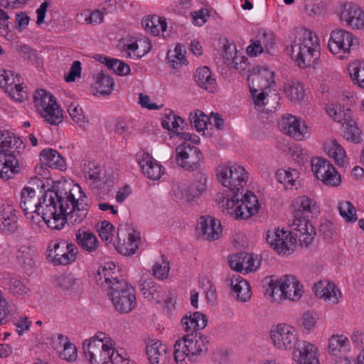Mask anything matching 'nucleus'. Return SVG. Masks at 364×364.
<instances>
[{"instance_id": "21", "label": "nucleus", "mask_w": 364, "mask_h": 364, "mask_svg": "<svg viewBox=\"0 0 364 364\" xmlns=\"http://www.w3.org/2000/svg\"><path fill=\"white\" fill-rule=\"evenodd\" d=\"M227 213L235 219H247L251 215L257 213V207L249 206L243 202L242 198H240V194L232 195L231 199L226 202Z\"/></svg>"}, {"instance_id": "18", "label": "nucleus", "mask_w": 364, "mask_h": 364, "mask_svg": "<svg viewBox=\"0 0 364 364\" xmlns=\"http://www.w3.org/2000/svg\"><path fill=\"white\" fill-rule=\"evenodd\" d=\"M294 276L283 275L279 278L274 279L272 277L268 283L269 287L266 289V295L269 296L272 301L280 302L284 298H289L287 292L285 291L287 288L293 287L294 283Z\"/></svg>"}, {"instance_id": "33", "label": "nucleus", "mask_w": 364, "mask_h": 364, "mask_svg": "<svg viewBox=\"0 0 364 364\" xmlns=\"http://www.w3.org/2000/svg\"><path fill=\"white\" fill-rule=\"evenodd\" d=\"M257 71L250 75L252 82H255L262 91L270 87L274 81V73L266 68H256Z\"/></svg>"}, {"instance_id": "30", "label": "nucleus", "mask_w": 364, "mask_h": 364, "mask_svg": "<svg viewBox=\"0 0 364 364\" xmlns=\"http://www.w3.org/2000/svg\"><path fill=\"white\" fill-rule=\"evenodd\" d=\"M206 190V177L205 174L198 173L196 181L191 186L184 188L181 191L182 198L187 202H191L195 198L198 197Z\"/></svg>"}, {"instance_id": "10", "label": "nucleus", "mask_w": 364, "mask_h": 364, "mask_svg": "<svg viewBox=\"0 0 364 364\" xmlns=\"http://www.w3.org/2000/svg\"><path fill=\"white\" fill-rule=\"evenodd\" d=\"M358 44V38L351 32L335 29L331 32L328 47L333 54L340 55L339 58L343 59Z\"/></svg>"}, {"instance_id": "44", "label": "nucleus", "mask_w": 364, "mask_h": 364, "mask_svg": "<svg viewBox=\"0 0 364 364\" xmlns=\"http://www.w3.org/2000/svg\"><path fill=\"white\" fill-rule=\"evenodd\" d=\"M96 79L97 92L103 96L110 95L114 85L113 78L102 70L97 75Z\"/></svg>"}, {"instance_id": "34", "label": "nucleus", "mask_w": 364, "mask_h": 364, "mask_svg": "<svg viewBox=\"0 0 364 364\" xmlns=\"http://www.w3.org/2000/svg\"><path fill=\"white\" fill-rule=\"evenodd\" d=\"M245 259H247V270L252 272L257 269L259 262L255 264L252 256L249 255H246L245 256H243L242 254L239 255H230L228 257L229 266L232 269L235 270L237 272H241L244 269L243 262Z\"/></svg>"}, {"instance_id": "63", "label": "nucleus", "mask_w": 364, "mask_h": 364, "mask_svg": "<svg viewBox=\"0 0 364 364\" xmlns=\"http://www.w3.org/2000/svg\"><path fill=\"white\" fill-rule=\"evenodd\" d=\"M318 232L323 237L324 240L327 241L330 240L335 235L333 224L330 222L321 223L318 229Z\"/></svg>"}, {"instance_id": "35", "label": "nucleus", "mask_w": 364, "mask_h": 364, "mask_svg": "<svg viewBox=\"0 0 364 364\" xmlns=\"http://www.w3.org/2000/svg\"><path fill=\"white\" fill-rule=\"evenodd\" d=\"M97 60L105 64L109 70L120 76H125L129 74L131 70L129 65L123 61L116 58H109L103 55H97Z\"/></svg>"}, {"instance_id": "27", "label": "nucleus", "mask_w": 364, "mask_h": 364, "mask_svg": "<svg viewBox=\"0 0 364 364\" xmlns=\"http://www.w3.org/2000/svg\"><path fill=\"white\" fill-rule=\"evenodd\" d=\"M195 81L198 87L210 93L215 92L218 89L215 75L207 66L198 68L196 70Z\"/></svg>"}, {"instance_id": "48", "label": "nucleus", "mask_w": 364, "mask_h": 364, "mask_svg": "<svg viewBox=\"0 0 364 364\" xmlns=\"http://www.w3.org/2000/svg\"><path fill=\"white\" fill-rule=\"evenodd\" d=\"M276 176L278 181L284 184L286 188H292L295 178L298 177V172L295 169L290 171L280 168L277 171Z\"/></svg>"}, {"instance_id": "22", "label": "nucleus", "mask_w": 364, "mask_h": 364, "mask_svg": "<svg viewBox=\"0 0 364 364\" xmlns=\"http://www.w3.org/2000/svg\"><path fill=\"white\" fill-rule=\"evenodd\" d=\"M149 364H168L171 350L160 341H151L146 346Z\"/></svg>"}, {"instance_id": "17", "label": "nucleus", "mask_w": 364, "mask_h": 364, "mask_svg": "<svg viewBox=\"0 0 364 364\" xmlns=\"http://www.w3.org/2000/svg\"><path fill=\"white\" fill-rule=\"evenodd\" d=\"M95 280L97 285L107 292L112 290V287H114L117 282L125 281L113 262H107L103 267H100L95 275Z\"/></svg>"}, {"instance_id": "52", "label": "nucleus", "mask_w": 364, "mask_h": 364, "mask_svg": "<svg viewBox=\"0 0 364 364\" xmlns=\"http://www.w3.org/2000/svg\"><path fill=\"white\" fill-rule=\"evenodd\" d=\"M190 122L198 132L204 131L207 129L208 117L202 111L198 109L194 114H190Z\"/></svg>"}, {"instance_id": "39", "label": "nucleus", "mask_w": 364, "mask_h": 364, "mask_svg": "<svg viewBox=\"0 0 364 364\" xmlns=\"http://www.w3.org/2000/svg\"><path fill=\"white\" fill-rule=\"evenodd\" d=\"M141 291L145 298L159 303L162 299L161 287L157 285L152 279L145 280L141 284Z\"/></svg>"}, {"instance_id": "25", "label": "nucleus", "mask_w": 364, "mask_h": 364, "mask_svg": "<svg viewBox=\"0 0 364 364\" xmlns=\"http://www.w3.org/2000/svg\"><path fill=\"white\" fill-rule=\"evenodd\" d=\"M315 294L320 299H323L331 304L338 302L341 294L336 286L328 281H320L315 284Z\"/></svg>"}, {"instance_id": "29", "label": "nucleus", "mask_w": 364, "mask_h": 364, "mask_svg": "<svg viewBox=\"0 0 364 364\" xmlns=\"http://www.w3.org/2000/svg\"><path fill=\"white\" fill-rule=\"evenodd\" d=\"M75 240L77 245L88 252H95L99 246L97 237L90 230H78L75 234Z\"/></svg>"}, {"instance_id": "5", "label": "nucleus", "mask_w": 364, "mask_h": 364, "mask_svg": "<svg viewBox=\"0 0 364 364\" xmlns=\"http://www.w3.org/2000/svg\"><path fill=\"white\" fill-rule=\"evenodd\" d=\"M294 225H291V230L289 232L279 228L274 231H268L267 234V242L279 254H291L294 251L295 245L297 241L301 246L307 247L311 244L314 236L310 234H306L301 231V237L296 236L294 232Z\"/></svg>"}, {"instance_id": "61", "label": "nucleus", "mask_w": 364, "mask_h": 364, "mask_svg": "<svg viewBox=\"0 0 364 364\" xmlns=\"http://www.w3.org/2000/svg\"><path fill=\"white\" fill-rule=\"evenodd\" d=\"M203 287L205 289L206 299L209 303L214 304L217 300L216 289L208 279H203Z\"/></svg>"}, {"instance_id": "57", "label": "nucleus", "mask_w": 364, "mask_h": 364, "mask_svg": "<svg viewBox=\"0 0 364 364\" xmlns=\"http://www.w3.org/2000/svg\"><path fill=\"white\" fill-rule=\"evenodd\" d=\"M114 228V226L108 221H103L102 223V225L100 229L98 230L99 236L101 240L105 242L106 244L111 243L112 241V237Z\"/></svg>"}, {"instance_id": "59", "label": "nucleus", "mask_w": 364, "mask_h": 364, "mask_svg": "<svg viewBox=\"0 0 364 364\" xmlns=\"http://www.w3.org/2000/svg\"><path fill=\"white\" fill-rule=\"evenodd\" d=\"M153 274L155 277L161 279H164L168 276V273L169 271L168 262H166L164 258L162 259V262H156L153 267Z\"/></svg>"}, {"instance_id": "53", "label": "nucleus", "mask_w": 364, "mask_h": 364, "mask_svg": "<svg viewBox=\"0 0 364 364\" xmlns=\"http://www.w3.org/2000/svg\"><path fill=\"white\" fill-rule=\"evenodd\" d=\"M68 112L73 120L80 127H85L88 123V119L84 115L82 109L78 105L71 104L68 108Z\"/></svg>"}, {"instance_id": "31", "label": "nucleus", "mask_w": 364, "mask_h": 364, "mask_svg": "<svg viewBox=\"0 0 364 364\" xmlns=\"http://www.w3.org/2000/svg\"><path fill=\"white\" fill-rule=\"evenodd\" d=\"M139 234L134 230L129 228L127 230V240L124 239L123 243L119 244L116 249L122 255H132L136 253V250L139 248Z\"/></svg>"}, {"instance_id": "41", "label": "nucleus", "mask_w": 364, "mask_h": 364, "mask_svg": "<svg viewBox=\"0 0 364 364\" xmlns=\"http://www.w3.org/2000/svg\"><path fill=\"white\" fill-rule=\"evenodd\" d=\"M328 114L336 122L344 125L346 122L351 119V111L350 109H345L341 105L331 104L326 107Z\"/></svg>"}, {"instance_id": "40", "label": "nucleus", "mask_w": 364, "mask_h": 364, "mask_svg": "<svg viewBox=\"0 0 364 364\" xmlns=\"http://www.w3.org/2000/svg\"><path fill=\"white\" fill-rule=\"evenodd\" d=\"M19 172L18 159L13 151V154H9V157L3 166L0 167V178L9 180Z\"/></svg>"}, {"instance_id": "23", "label": "nucleus", "mask_w": 364, "mask_h": 364, "mask_svg": "<svg viewBox=\"0 0 364 364\" xmlns=\"http://www.w3.org/2000/svg\"><path fill=\"white\" fill-rule=\"evenodd\" d=\"M226 284L230 287L232 295L241 302H246L252 295L249 283L237 274H234L225 279Z\"/></svg>"}, {"instance_id": "47", "label": "nucleus", "mask_w": 364, "mask_h": 364, "mask_svg": "<svg viewBox=\"0 0 364 364\" xmlns=\"http://www.w3.org/2000/svg\"><path fill=\"white\" fill-rule=\"evenodd\" d=\"M82 170L85 178L90 179L93 183H97L101 180L100 167L94 161H84L82 165Z\"/></svg>"}, {"instance_id": "64", "label": "nucleus", "mask_w": 364, "mask_h": 364, "mask_svg": "<svg viewBox=\"0 0 364 364\" xmlns=\"http://www.w3.org/2000/svg\"><path fill=\"white\" fill-rule=\"evenodd\" d=\"M81 74V63L78 60L74 61L69 73L65 76V80L68 82H74L76 77H80Z\"/></svg>"}, {"instance_id": "2", "label": "nucleus", "mask_w": 364, "mask_h": 364, "mask_svg": "<svg viewBox=\"0 0 364 364\" xmlns=\"http://www.w3.org/2000/svg\"><path fill=\"white\" fill-rule=\"evenodd\" d=\"M270 337L278 349H294L293 358L297 364H319L316 355V348L307 341H299L294 327L284 323L273 326Z\"/></svg>"}, {"instance_id": "9", "label": "nucleus", "mask_w": 364, "mask_h": 364, "mask_svg": "<svg viewBox=\"0 0 364 364\" xmlns=\"http://www.w3.org/2000/svg\"><path fill=\"white\" fill-rule=\"evenodd\" d=\"M34 102L45 120L51 125H57L63 120V111L57 104L55 97L45 90H40L34 95Z\"/></svg>"}, {"instance_id": "60", "label": "nucleus", "mask_w": 364, "mask_h": 364, "mask_svg": "<svg viewBox=\"0 0 364 364\" xmlns=\"http://www.w3.org/2000/svg\"><path fill=\"white\" fill-rule=\"evenodd\" d=\"M294 283L293 287H289L285 289L287 292V296L290 295L289 298H284V299H289L291 301H298L302 296L303 290L302 285L299 283V282L294 277Z\"/></svg>"}, {"instance_id": "49", "label": "nucleus", "mask_w": 364, "mask_h": 364, "mask_svg": "<svg viewBox=\"0 0 364 364\" xmlns=\"http://www.w3.org/2000/svg\"><path fill=\"white\" fill-rule=\"evenodd\" d=\"M339 213L348 223H354L357 220L356 210L350 201H342L338 205Z\"/></svg>"}, {"instance_id": "43", "label": "nucleus", "mask_w": 364, "mask_h": 364, "mask_svg": "<svg viewBox=\"0 0 364 364\" xmlns=\"http://www.w3.org/2000/svg\"><path fill=\"white\" fill-rule=\"evenodd\" d=\"M57 286L70 294H77L79 291V284L77 279L71 274H62L55 279Z\"/></svg>"}, {"instance_id": "62", "label": "nucleus", "mask_w": 364, "mask_h": 364, "mask_svg": "<svg viewBox=\"0 0 364 364\" xmlns=\"http://www.w3.org/2000/svg\"><path fill=\"white\" fill-rule=\"evenodd\" d=\"M193 23L198 26L203 25L209 17L208 11L205 9H201L191 14Z\"/></svg>"}, {"instance_id": "11", "label": "nucleus", "mask_w": 364, "mask_h": 364, "mask_svg": "<svg viewBox=\"0 0 364 364\" xmlns=\"http://www.w3.org/2000/svg\"><path fill=\"white\" fill-rule=\"evenodd\" d=\"M175 160L178 166L188 171L199 169L203 155L196 146L184 141L175 150Z\"/></svg>"}, {"instance_id": "19", "label": "nucleus", "mask_w": 364, "mask_h": 364, "mask_svg": "<svg viewBox=\"0 0 364 364\" xmlns=\"http://www.w3.org/2000/svg\"><path fill=\"white\" fill-rule=\"evenodd\" d=\"M21 77L14 75L11 70H0V87L5 89L9 95L16 101H22L25 92L21 86Z\"/></svg>"}, {"instance_id": "38", "label": "nucleus", "mask_w": 364, "mask_h": 364, "mask_svg": "<svg viewBox=\"0 0 364 364\" xmlns=\"http://www.w3.org/2000/svg\"><path fill=\"white\" fill-rule=\"evenodd\" d=\"M144 175L151 180H158L163 173L161 166L152 158L147 156L140 162Z\"/></svg>"}, {"instance_id": "36", "label": "nucleus", "mask_w": 364, "mask_h": 364, "mask_svg": "<svg viewBox=\"0 0 364 364\" xmlns=\"http://www.w3.org/2000/svg\"><path fill=\"white\" fill-rule=\"evenodd\" d=\"M41 159L50 168L62 169L65 166V160L55 149H45L40 154Z\"/></svg>"}, {"instance_id": "56", "label": "nucleus", "mask_w": 364, "mask_h": 364, "mask_svg": "<svg viewBox=\"0 0 364 364\" xmlns=\"http://www.w3.org/2000/svg\"><path fill=\"white\" fill-rule=\"evenodd\" d=\"M11 141L20 142V145H22L20 138L16 137L14 134L11 135L9 132H0V150L3 152L12 153L9 150V148H11Z\"/></svg>"}, {"instance_id": "42", "label": "nucleus", "mask_w": 364, "mask_h": 364, "mask_svg": "<svg viewBox=\"0 0 364 364\" xmlns=\"http://www.w3.org/2000/svg\"><path fill=\"white\" fill-rule=\"evenodd\" d=\"M328 156L335 160L338 166H344L346 159V151L336 139H331L326 143Z\"/></svg>"}, {"instance_id": "26", "label": "nucleus", "mask_w": 364, "mask_h": 364, "mask_svg": "<svg viewBox=\"0 0 364 364\" xmlns=\"http://www.w3.org/2000/svg\"><path fill=\"white\" fill-rule=\"evenodd\" d=\"M208 323L207 316L199 311L188 312L181 318V324L185 331L193 333L203 329Z\"/></svg>"}, {"instance_id": "16", "label": "nucleus", "mask_w": 364, "mask_h": 364, "mask_svg": "<svg viewBox=\"0 0 364 364\" xmlns=\"http://www.w3.org/2000/svg\"><path fill=\"white\" fill-rule=\"evenodd\" d=\"M279 127L284 134L298 141H301L310 136L306 122L291 114L283 117L279 122Z\"/></svg>"}, {"instance_id": "14", "label": "nucleus", "mask_w": 364, "mask_h": 364, "mask_svg": "<svg viewBox=\"0 0 364 364\" xmlns=\"http://www.w3.org/2000/svg\"><path fill=\"white\" fill-rule=\"evenodd\" d=\"M112 348L111 344L99 341H85L83 343L85 356L90 364H107Z\"/></svg>"}, {"instance_id": "20", "label": "nucleus", "mask_w": 364, "mask_h": 364, "mask_svg": "<svg viewBox=\"0 0 364 364\" xmlns=\"http://www.w3.org/2000/svg\"><path fill=\"white\" fill-rule=\"evenodd\" d=\"M196 231L198 238L215 240L222 234V227L220 221L215 218L210 216H202L197 224Z\"/></svg>"}, {"instance_id": "3", "label": "nucleus", "mask_w": 364, "mask_h": 364, "mask_svg": "<svg viewBox=\"0 0 364 364\" xmlns=\"http://www.w3.org/2000/svg\"><path fill=\"white\" fill-rule=\"evenodd\" d=\"M319 48L318 38L311 31L301 28L291 46V57L300 68H307L318 58Z\"/></svg>"}, {"instance_id": "13", "label": "nucleus", "mask_w": 364, "mask_h": 364, "mask_svg": "<svg viewBox=\"0 0 364 364\" xmlns=\"http://www.w3.org/2000/svg\"><path fill=\"white\" fill-rule=\"evenodd\" d=\"M336 13L348 27L352 29L364 28V11L358 5L351 2L342 3L337 7Z\"/></svg>"}, {"instance_id": "24", "label": "nucleus", "mask_w": 364, "mask_h": 364, "mask_svg": "<svg viewBox=\"0 0 364 364\" xmlns=\"http://www.w3.org/2000/svg\"><path fill=\"white\" fill-rule=\"evenodd\" d=\"M38 252L33 246L22 245L16 252V260L25 271H32L36 266Z\"/></svg>"}, {"instance_id": "50", "label": "nucleus", "mask_w": 364, "mask_h": 364, "mask_svg": "<svg viewBox=\"0 0 364 364\" xmlns=\"http://www.w3.org/2000/svg\"><path fill=\"white\" fill-rule=\"evenodd\" d=\"M344 130V136L348 141L358 143L360 140V133L355 122L351 118L344 125H342Z\"/></svg>"}, {"instance_id": "58", "label": "nucleus", "mask_w": 364, "mask_h": 364, "mask_svg": "<svg viewBox=\"0 0 364 364\" xmlns=\"http://www.w3.org/2000/svg\"><path fill=\"white\" fill-rule=\"evenodd\" d=\"M9 289L13 294L18 296H23L29 291V288L16 278H11L9 280Z\"/></svg>"}, {"instance_id": "15", "label": "nucleus", "mask_w": 364, "mask_h": 364, "mask_svg": "<svg viewBox=\"0 0 364 364\" xmlns=\"http://www.w3.org/2000/svg\"><path fill=\"white\" fill-rule=\"evenodd\" d=\"M250 93L255 109L259 112H275L280 107L282 97L278 93L271 92L269 93L264 90L259 92L256 88H251Z\"/></svg>"}, {"instance_id": "46", "label": "nucleus", "mask_w": 364, "mask_h": 364, "mask_svg": "<svg viewBox=\"0 0 364 364\" xmlns=\"http://www.w3.org/2000/svg\"><path fill=\"white\" fill-rule=\"evenodd\" d=\"M65 240L57 239L52 241L48 247V258L55 265L58 262V257L66 250Z\"/></svg>"}, {"instance_id": "55", "label": "nucleus", "mask_w": 364, "mask_h": 364, "mask_svg": "<svg viewBox=\"0 0 364 364\" xmlns=\"http://www.w3.org/2000/svg\"><path fill=\"white\" fill-rule=\"evenodd\" d=\"M18 228L17 218L15 215L3 217L0 219V230L7 232L14 233Z\"/></svg>"}, {"instance_id": "12", "label": "nucleus", "mask_w": 364, "mask_h": 364, "mask_svg": "<svg viewBox=\"0 0 364 364\" xmlns=\"http://www.w3.org/2000/svg\"><path fill=\"white\" fill-rule=\"evenodd\" d=\"M311 167L316 178L326 186L337 187L341 184V175L328 160L319 157L313 159Z\"/></svg>"}, {"instance_id": "7", "label": "nucleus", "mask_w": 364, "mask_h": 364, "mask_svg": "<svg viewBox=\"0 0 364 364\" xmlns=\"http://www.w3.org/2000/svg\"><path fill=\"white\" fill-rule=\"evenodd\" d=\"M107 292L114 308L120 314H128L136 306L134 289L126 281L116 283Z\"/></svg>"}, {"instance_id": "4", "label": "nucleus", "mask_w": 364, "mask_h": 364, "mask_svg": "<svg viewBox=\"0 0 364 364\" xmlns=\"http://www.w3.org/2000/svg\"><path fill=\"white\" fill-rule=\"evenodd\" d=\"M209 341L201 333L183 336L174 344L173 355L177 364H188L194 358L208 351Z\"/></svg>"}, {"instance_id": "32", "label": "nucleus", "mask_w": 364, "mask_h": 364, "mask_svg": "<svg viewBox=\"0 0 364 364\" xmlns=\"http://www.w3.org/2000/svg\"><path fill=\"white\" fill-rule=\"evenodd\" d=\"M283 91L286 97L291 102H301L305 97L304 87L299 80H289L283 86Z\"/></svg>"}, {"instance_id": "37", "label": "nucleus", "mask_w": 364, "mask_h": 364, "mask_svg": "<svg viewBox=\"0 0 364 364\" xmlns=\"http://www.w3.org/2000/svg\"><path fill=\"white\" fill-rule=\"evenodd\" d=\"M349 341L343 335H333L328 339V352L331 355L339 357L347 350Z\"/></svg>"}, {"instance_id": "1", "label": "nucleus", "mask_w": 364, "mask_h": 364, "mask_svg": "<svg viewBox=\"0 0 364 364\" xmlns=\"http://www.w3.org/2000/svg\"><path fill=\"white\" fill-rule=\"evenodd\" d=\"M77 188L79 186L73 190L70 184L58 182L40 197L38 189L26 186L21 194L20 208L33 223H38L41 218L53 229L60 230L65 223L79 224L87 217L89 208L81 191L83 196L75 199L73 191Z\"/></svg>"}, {"instance_id": "6", "label": "nucleus", "mask_w": 364, "mask_h": 364, "mask_svg": "<svg viewBox=\"0 0 364 364\" xmlns=\"http://www.w3.org/2000/svg\"><path fill=\"white\" fill-rule=\"evenodd\" d=\"M294 207V225L293 233L301 237V231L306 234H310L314 237L316 232L314 227L309 223V218L310 215L318 212V208L315 201L308 196H303L298 197L293 204Z\"/></svg>"}, {"instance_id": "8", "label": "nucleus", "mask_w": 364, "mask_h": 364, "mask_svg": "<svg viewBox=\"0 0 364 364\" xmlns=\"http://www.w3.org/2000/svg\"><path fill=\"white\" fill-rule=\"evenodd\" d=\"M217 177L224 187L228 188L232 195L243 191L248 178L247 172L240 166H222L217 168Z\"/></svg>"}, {"instance_id": "54", "label": "nucleus", "mask_w": 364, "mask_h": 364, "mask_svg": "<svg viewBox=\"0 0 364 364\" xmlns=\"http://www.w3.org/2000/svg\"><path fill=\"white\" fill-rule=\"evenodd\" d=\"M349 74L353 81L364 88V62H359L349 68Z\"/></svg>"}, {"instance_id": "51", "label": "nucleus", "mask_w": 364, "mask_h": 364, "mask_svg": "<svg viewBox=\"0 0 364 364\" xmlns=\"http://www.w3.org/2000/svg\"><path fill=\"white\" fill-rule=\"evenodd\" d=\"M58 339L60 342H63L64 346V348L60 353L61 358L68 361L75 360L77 358V348L75 346L70 343L68 337L62 334L58 336Z\"/></svg>"}, {"instance_id": "45", "label": "nucleus", "mask_w": 364, "mask_h": 364, "mask_svg": "<svg viewBox=\"0 0 364 364\" xmlns=\"http://www.w3.org/2000/svg\"><path fill=\"white\" fill-rule=\"evenodd\" d=\"M183 46L177 44L173 50H168L166 54L167 63L174 68L178 69L182 65L186 64L187 60L183 52Z\"/></svg>"}, {"instance_id": "28", "label": "nucleus", "mask_w": 364, "mask_h": 364, "mask_svg": "<svg viewBox=\"0 0 364 364\" xmlns=\"http://www.w3.org/2000/svg\"><path fill=\"white\" fill-rule=\"evenodd\" d=\"M142 27L154 36H159L161 33L164 37L168 36L167 33V23L165 18L158 16H146L141 20Z\"/></svg>"}]
</instances>
